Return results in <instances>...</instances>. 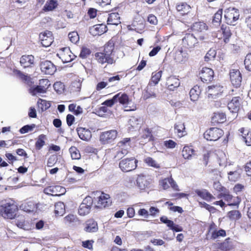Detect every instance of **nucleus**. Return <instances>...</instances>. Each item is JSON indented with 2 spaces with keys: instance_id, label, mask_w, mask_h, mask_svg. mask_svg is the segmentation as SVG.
<instances>
[{
  "instance_id": "18",
  "label": "nucleus",
  "mask_w": 251,
  "mask_h": 251,
  "mask_svg": "<svg viewBox=\"0 0 251 251\" xmlns=\"http://www.w3.org/2000/svg\"><path fill=\"white\" fill-rule=\"evenodd\" d=\"M230 81L233 85L236 87L240 86L242 82V76L240 71L238 70L233 69L230 72Z\"/></svg>"
},
{
  "instance_id": "59",
  "label": "nucleus",
  "mask_w": 251,
  "mask_h": 251,
  "mask_svg": "<svg viewBox=\"0 0 251 251\" xmlns=\"http://www.w3.org/2000/svg\"><path fill=\"white\" fill-rule=\"evenodd\" d=\"M244 64L247 70L251 71V53L246 55L244 60Z\"/></svg>"
},
{
  "instance_id": "43",
  "label": "nucleus",
  "mask_w": 251,
  "mask_h": 251,
  "mask_svg": "<svg viewBox=\"0 0 251 251\" xmlns=\"http://www.w3.org/2000/svg\"><path fill=\"white\" fill-rule=\"evenodd\" d=\"M21 208L27 212H31L35 211L37 209L36 206L32 202L22 204L21 206Z\"/></svg>"
},
{
  "instance_id": "4",
  "label": "nucleus",
  "mask_w": 251,
  "mask_h": 251,
  "mask_svg": "<svg viewBox=\"0 0 251 251\" xmlns=\"http://www.w3.org/2000/svg\"><path fill=\"white\" fill-rule=\"evenodd\" d=\"M129 141L130 138H125L118 143L117 147L113 149L117 152L115 155V158L118 159L122 158L127 154L128 152L127 149L130 147Z\"/></svg>"
},
{
  "instance_id": "22",
  "label": "nucleus",
  "mask_w": 251,
  "mask_h": 251,
  "mask_svg": "<svg viewBox=\"0 0 251 251\" xmlns=\"http://www.w3.org/2000/svg\"><path fill=\"white\" fill-rule=\"evenodd\" d=\"M175 130L178 137L181 138L187 135L185 123L183 121H178L175 125Z\"/></svg>"
},
{
  "instance_id": "25",
  "label": "nucleus",
  "mask_w": 251,
  "mask_h": 251,
  "mask_svg": "<svg viewBox=\"0 0 251 251\" xmlns=\"http://www.w3.org/2000/svg\"><path fill=\"white\" fill-rule=\"evenodd\" d=\"M98 230L97 223L93 219L87 221L85 224L84 230L88 232H95Z\"/></svg>"
},
{
  "instance_id": "17",
  "label": "nucleus",
  "mask_w": 251,
  "mask_h": 251,
  "mask_svg": "<svg viewBox=\"0 0 251 251\" xmlns=\"http://www.w3.org/2000/svg\"><path fill=\"white\" fill-rule=\"evenodd\" d=\"M155 86L156 85H154L152 83H149L143 93V98L144 99L155 98L156 97L157 89Z\"/></svg>"
},
{
  "instance_id": "9",
  "label": "nucleus",
  "mask_w": 251,
  "mask_h": 251,
  "mask_svg": "<svg viewBox=\"0 0 251 251\" xmlns=\"http://www.w3.org/2000/svg\"><path fill=\"white\" fill-rule=\"evenodd\" d=\"M57 55L64 63L71 62L75 57V55L68 47L61 49L57 53Z\"/></svg>"
},
{
  "instance_id": "34",
  "label": "nucleus",
  "mask_w": 251,
  "mask_h": 251,
  "mask_svg": "<svg viewBox=\"0 0 251 251\" xmlns=\"http://www.w3.org/2000/svg\"><path fill=\"white\" fill-rule=\"evenodd\" d=\"M196 192L199 196L206 201H209L215 199V197L205 190H197Z\"/></svg>"
},
{
  "instance_id": "52",
  "label": "nucleus",
  "mask_w": 251,
  "mask_h": 251,
  "mask_svg": "<svg viewBox=\"0 0 251 251\" xmlns=\"http://www.w3.org/2000/svg\"><path fill=\"white\" fill-rule=\"evenodd\" d=\"M216 55V51L214 49H210L206 53L204 59L205 61H209L213 59Z\"/></svg>"
},
{
  "instance_id": "39",
  "label": "nucleus",
  "mask_w": 251,
  "mask_h": 251,
  "mask_svg": "<svg viewBox=\"0 0 251 251\" xmlns=\"http://www.w3.org/2000/svg\"><path fill=\"white\" fill-rule=\"evenodd\" d=\"M226 119V115L223 112H215L212 117L213 121L218 123H224Z\"/></svg>"
},
{
  "instance_id": "46",
  "label": "nucleus",
  "mask_w": 251,
  "mask_h": 251,
  "mask_svg": "<svg viewBox=\"0 0 251 251\" xmlns=\"http://www.w3.org/2000/svg\"><path fill=\"white\" fill-rule=\"evenodd\" d=\"M144 161L149 166L152 167L156 169H159L160 167V164L151 157H148L146 158Z\"/></svg>"
},
{
  "instance_id": "27",
  "label": "nucleus",
  "mask_w": 251,
  "mask_h": 251,
  "mask_svg": "<svg viewBox=\"0 0 251 251\" xmlns=\"http://www.w3.org/2000/svg\"><path fill=\"white\" fill-rule=\"evenodd\" d=\"M58 5L57 0H47L43 8L44 12H50L54 10Z\"/></svg>"
},
{
  "instance_id": "56",
  "label": "nucleus",
  "mask_w": 251,
  "mask_h": 251,
  "mask_svg": "<svg viewBox=\"0 0 251 251\" xmlns=\"http://www.w3.org/2000/svg\"><path fill=\"white\" fill-rule=\"evenodd\" d=\"M223 11L222 9H219L214 15L213 22L219 24L222 20Z\"/></svg>"
},
{
  "instance_id": "51",
  "label": "nucleus",
  "mask_w": 251,
  "mask_h": 251,
  "mask_svg": "<svg viewBox=\"0 0 251 251\" xmlns=\"http://www.w3.org/2000/svg\"><path fill=\"white\" fill-rule=\"evenodd\" d=\"M219 166L224 167L226 164V157L225 153L222 151L219 152Z\"/></svg>"
},
{
  "instance_id": "5",
  "label": "nucleus",
  "mask_w": 251,
  "mask_h": 251,
  "mask_svg": "<svg viewBox=\"0 0 251 251\" xmlns=\"http://www.w3.org/2000/svg\"><path fill=\"white\" fill-rule=\"evenodd\" d=\"M224 91V87L216 83L209 85L206 90L207 97L209 99H216L220 96Z\"/></svg>"
},
{
  "instance_id": "3",
  "label": "nucleus",
  "mask_w": 251,
  "mask_h": 251,
  "mask_svg": "<svg viewBox=\"0 0 251 251\" xmlns=\"http://www.w3.org/2000/svg\"><path fill=\"white\" fill-rule=\"evenodd\" d=\"M224 17L228 25H235L240 17L239 11L234 7H229L225 9Z\"/></svg>"
},
{
  "instance_id": "7",
  "label": "nucleus",
  "mask_w": 251,
  "mask_h": 251,
  "mask_svg": "<svg viewBox=\"0 0 251 251\" xmlns=\"http://www.w3.org/2000/svg\"><path fill=\"white\" fill-rule=\"evenodd\" d=\"M224 134L223 131L218 128L212 127L206 130L203 134L204 138L209 141H216Z\"/></svg>"
},
{
  "instance_id": "32",
  "label": "nucleus",
  "mask_w": 251,
  "mask_h": 251,
  "mask_svg": "<svg viewBox=\"0 0 251 251\" xmlns=\"http://www.w3.org/2000/svg\"><path fill=\"white\" fill-rule=\"evenodd\" d=\"M120 23V17L118 13H112L109 14L107 19L108 25H118Z\"/></svg>"
},
{
  "instance_id": "15",
  "label": "nucleus",
  "mask_w": 251,
  "mask_h": 251,
  "mask_svg": "<svg viewBox=\"0 0 251 251\" xmlns=\"http://www.w3.org/2000/svg\"><path fill=\"white\" fill-rule=\"evenodd\" d=\"M98 199V200L96 206L99 208H105L109 206L111 203L109 195L106 194L101 193Z\"/></svg>"
},
{
  "instance_id": "54",
  "label": "nucleus",
  "mask_w": 251,
  "mask_h": 251,
  "mask_svg": "<svg viewBox=\"0 0 251 251\" xmlns=\"http://www.w3.org/2000/svg\"><path fill=\"white\" fill-rule=\"evenodd\" d=\"M68 37L71 42L76 43L79 41V36L77 32L73 31L69 33Z\"/></svg>"
},
{
  "instance_id": "30",
  "label": "nucleus",
  "mask_w": 251,
  "mask_h": 251,
  "mask_svg": "<svg viewBox=\"0 0 251 251\" xmlns=\"http://www.w3.org/2000/svg\"><path fill=\"white\" fill-rule=\"evenodd\" d=\"M167 84L169 89L173 91L175 88L179 86L180 82L178 79L175 76L169 77L167 80Z\"/></svg>"
},
{
  "instance_id": "37",
  "label": "nucleus",
  "mask_w": 251,
  "mask_h": 251,
  "mask_svg": "<svg viewBox=\"0 0 251 251\" xmlns=\"http://www.w3.org/2000/svg\"><path fill=\"white\" fill-rule=\"evenodd\" d=\"M141 120L136 117H132L128 121L129 128L131 127L134 129H138L140 127L141 125Z\"/></svg>"
},
{
  "instance_id": "28",
  "label": "nucleus",
  "mask_w": 251,
  "mask_h": 251,
  "mask_svg": "<svg viewBox=\"0 0 251 251\" xmlns=\"http://www.w3.org/2000/svg\"><path fill=\"white\" fill-rule=\"evenodd\" d=\"M201 89L198 85L194 86L190 91L189 95L192 101H197L201 94Z\"/></svg>"
},
{
  "instance_id": "36",
  "label": "nucleus",
  "mask_w": 251,
  "mask_h": 251,
  "mask_svg": "<svg viewBox=\"0 0 251 251\" xmlns=\"http://www.w3.org/2000/svg\"><path fill=\"white\" fill-rule=\"evenodd\" d=\"M219 198H223L225 201H226L229 202V205H234L238 204L239 201L237 200V201H233V202H231L232 200L233 199V196L230 195L228 192H225L223 193L220 194L219 196Z\"/></svg>"
},
{
  "instance_id": "49",
  "label": "nucleus",
  "mask_w": 251,
  "mask_h": 251,
  "mask_svg": "<svg viewBox=\"0 0 251 251\" xmlns=\"http://www.w3.org/2000/svg\"><path fill=\"white\" fill-rule=\"evenodd\" d=\"M240 176V173L237 171L229 172L228 173V178L229 181L235 182L238 180Z\"/></svg>"
},
{
  "instance_id": "23",
  "label": "nucleus",
  "mask_w": 251,
  "mask_h": 251,
  "mask_svg": "<svg viewBox=\"0 0 251 251\" xmlns=\"http://www.w3.org/2000/svg\"><path fill=\"white\" fill-rule=\"evenodd\" d=\"M77 131L79 138L82 140L88 141L92 137L91 132L88 129L79 127L77 129Z\"/></svg>"
},
{
  "instance_id": "41",
  "label": "nucleus",
  "mask_w": 251,
  "mask_h": 251,
  "mask_svg": "<svg viewBox=\"0 0 251 251\" xmlns=\"http://www.w3.org/2000/svg\"><path fill=\"white\" fill-rule=\"evenodd\" d=\"M175 59L176 62L182 63L185 62L187 59L185 53L181 50L175 52Z\"/></svg>"
},
{
  "instance_id": "33",
  "label": "nucleus",
  "mask_w": 251,
  "mask_h": 251,
  "mask_svg": "<svg viewBox=\"0 0 251 251\" xmlns=\"http://www.w3.org/2000/svg\"><path fill=\"white\" fill-rule=\"evenodd\" d=\"M58 189H62L63 191H64V188L60 186H51L48 188H46L44 190V192L47 194L53 195V196H59L60 194L57 193Z\"/></svg>"
},
{
  "instance_id": "10",
  "label": "nucleus",
  "mask_w": 251,
  "mask_h": 251,
  "mask_svg": "<svg viewBox=\"0 0 251 251\" xmlns=\"http://www.w3.org/2000/svg\"><path fill=\"white\" fill-rule=\"evenodd\" d=\"M151 181L150 176L143 175H138L136 179L137 186L140 190H145L149 187Z\"/></svg>"
},
{
  "instance_id": "53",
  "label": "nucleus",
  "mask_w": 251,
  "mask_h": 251,
  "mask_svg": "<svg viewBox=\"0 0 251 251\" xmlns=\"http://www.w3.org/2000/svg\"><path fill=\"white\" fill-rule=\"evenodd\" d=\"M53 87L55 91L58 93H62L65 88L63 83L60 81L56 82L53 85Z\"/></svg>"
},
{
  "instance_id": "63",
  "label": "nucleus",
  "mask_w": 251,
  "mask_h": 251,
  "mask_svg": "<svg viewBox=\"0 0 251 251\" xmlns=\"http://www.w3.org/2000/svg\"><path fill=\"white\" fill-rule=\"evenodd\" d=\"M199 204L201 207L205 208L210 212L214 213L215 212L216 209L213 206H211L204 202H200Z\"/></svg>"
},
{
  "instance_id": "11",
  "label": "nucleus",
  "mask_w": 251,
  "mask_h": 251,
  "mask_svg": "<svg viewBox=\"0 0 251 251\" xmlns=\"http://www.w3.org/2000/svg\"><path fill=\"white\" fill-rule=\"evenodd\" d=\"M198 43L197 39L192 34H186L182 39L183 46L188 49L194 48Z\"/></svg>"
},
{
  "instance_id": "38",
  "label": "nucleus",
  "mask_w": 251,
  "mask_h": 251,
  "mask_svg": "<svg viewBox=\"0 0 251 251\" xmlns=\"http://www.w3.org/2000/svg\"><path fill=\"white\" fill-rule=\"evenodd\" d=\"M65 212V205L63 202L59 201L55 204V213L58 216H62Z\"/></svg>"
},
{
  "instance_id": "31",
  "label": "nucleus",
  "mask_w": 251,
  "mask_h": 251,
  "mask_svg": "<svg viewBox=\"0 0 251 251\" xmlns=\"http://www.w3.org/2000/svg\"><path fill=\"white\" fill-rule=\"evenodd\" d=\"M192 29L193 31L197 33L204 32L207 30V26L203 22H197L193 25Z\"/></svg>"
},
{
  "instance_id": "19",
  "label": "nucleus",
  "mask_w": 251,
  "mask_h": 251,
  "mask_svg": "<svg viewBox=\"0 0 251 251\" xmlns=\"http://www.w3.org/2000/svg\"><path fill=\"white\" fill-rule=\"evenodd\" d=\"M159 185L164 189H168L171 186L175 190H178V186L171 177L165 178L159 181Z\"/></svg>"
},
{
  "instance_id": "55",
  "label": "nucleus",
  "mask_w": 251,
  "mask_h": 251,
  "mask_svg": "<svg viewBox=\"0 0 251 251\" xmlns=\"http://www.w3.org/2000/svg\"><path fill=\"white\" fill-rule=\"evenodd\" d=\"M46 136L41 134L40 135L38 138V140L36 143V147L38 148V149H40L45 144V139Z\"/></svg>"
},
{
  "instance_id": "6",
  "label": "nucleus",
  "mask_w": 251,
  "mask_h": 251,
  "mask_svg": "<svg viewBox=\"0 0 251 251\" xmlns=\"http://www.w3.org/2000/svg\"><path fill=\"white\" fill-rule=\"evenodd\" d=\"M137 161L133 157L125 158L119 163V167L123 172H128L136 169Z\"/></svg>"
},
{
  "instance_id": "44",
  "label": "nucleus",
  "mask_w": 251,
  "mask_h": 251,
  "mask_svg": "<svg viewBox=\"0 0 251 251\" xmlns=\"http://www.w3.org/2000/svg\"><path fill=\"white\" fill-rule=\"evenodd\" d=\"M47 91L43 89L42 87H40V85H38L36 87H33L30 89V93L32 96H37L41 94L46 93Z\"/></svg>"
},
{
  "instance_id": "20",
  "label": "nucleus",
  "mask_w": 251,
  "mask_h": 251,
  "mask_svg": "<svg viewBox=\"0 0 251 251\" xmlns=\"http://www.w3.org/2000/svg\"><path fill=\"white\" fill-rule=\"evenodd\" d=\"M107 31V27L105 25L99 24L91 27L89 29L90 33L93 36H99L103 34Z\"/></svg>"
},
{
  "instance_id": "35",
  "label": "nucleus",
  "mask_w": 251,
  "mask_h": 251,
  "mask_svg": "<svg viewBox=\"0 0 251 251\" xmlns=\"http://www.w3.org/2000/svg\"><path fill=\"white\" fill-rule=\"evenodd\" d=\"M195 151L189 146H185L182 151V155L184 158L191 159L192 155H195Z\"/></svg>"
},
{
  "instance_id": "29",
  "label": "nucleus",
  "mask_w": 251,
  "mask_h": 251,
  "mask_svg": "<svg viewBox=\"0 0 251 251\" xmlns=\"http://www.w3.org/2000/svg\"><path fill=\"white\" fill-rule=\"evenodd\" d=\"M34 58L31 55H23L21 58L20 63L24 68L28 67L33 64Z\"/></svg>"
},
{
  "instance_id": "8",
  "label": "nucleus",
  "mask_w": 251,
  "mask_h": 251,
  "mask_svg": "<svg viewBox=\"0 0 251 251\" xmlns=\"http://www.w3.org/2000/svg\"><path fill=\"white\" fill-rule=\"evenodd\" d=\"M116 130H110L102 132L100 137V141L103 144H107L112 143L117 136Z\"/></svg>"
},
{
  "instance_id": "26",
  "label": "nucleus",
  "mask_w": 251,
  "mask_h": 251,
  "mask_svg": "<svg viewBox=\"0 0 251 251\" xmlns=\"http://www.w3.org/2000/svg\"><path fill=\"white\" fill-rule=\"evenodd\" d=\"M219 34H223V36H219V39L223 38V40L225 43L228 41L229 38L230 37L231 33L229 27L226 25H223L221 27L220 30L218 31Z\"/></svg>"
},
{
  "instance_id": "45",
  "label": "nucleus",
  "mask_w": 251,
  "mask_h": 251,
  "mask_svg": "<svg viewBox=\"0 0 251 251\" xmlns=\"http://www.w3.org/2000/svg\"><path fill=\"white\" fill-rule=\"evenodd\" d=\"M227 217L230 220L236 221L241 217V214L238 210H231L228 212Z\"/></svg>"
},
{
  "instance_id": "24",
  "label": "nucleus",
  "mask_w": 251,
  "mask_h": 251,
  "mask_svg": "<svg viewBox=\"0 0 251 251\" xmlns=\"http://www.w3.org/2000/svg\"><path fill=\"white\" fill-rule=\"evenodd\" d=\"M79 221L77 216L74 214H68L63 219V222L65 225L69 226H74L77 223H79Z\"/></svg>"
},
{
  "instance_id": "42",
  "label": "nucleus",
  "mask_w": 251,
  "mask_h": 251,
  "mask_svg": "<svg viewBox=\"0 0 251 251\" xmlns=\"http://www.w3.org/2000/svg\"><path fill=\"white\" fill-rule=\"evenodd\" d=\"M190 8V6L186 3H181L176 6L177 10L182 15L188 13Z\"/></svg>"
},
{
  "instance_id": "60",
  "label": "nucleus",
  "mask_w": 251,
  "mask_h": 251,
  "mask_svg": "<svg viewBox=\"0 0 251 251\" xmlns=\"http://www.w3.org/2000/svg\"><path fill=\"white\" fill-rule=\"evenodd\" d=\"M35 125L33 124L32 125H26L24 126L20 129V132L22 134H24L28 132V131H31L35 127Z\"/></svg>"
},
{
  "instance_id": "13",
  "label": "nucleus",
  "mask_w": 251,
  "mask_h": 251,
  "mask_svg": "<svg viewBox=\"0 0 251 251\" xmlns=\"http://www.w3.org/2000/svg\"><path fill=\"white\" fill-rule=\"evenodd\" d=\"M39 38L42 45L45 47H49L53 42L52 34L50 31L46 30L41 33Z\"/></svg>"
},
{
  "instance_id": "58",
  "label": "nucleus",
  "mask_w": 251,
  "mask_h": 251,
  "mask_svg": "<svg viewBox=\"0 0 251 251\" xmlns=\"http://www.w3.org/2000/svg\"><path fill=\"white\" fill-rule=\"evenodd\" d=\"M39 85L47 91L50 83L48 79H42L39 80Z\"/></svg>"
},
{
  "instance_id": "50",
  "label": "nucleus",
  "mask_w": 251,
  "mask_h": 251,
  "mask_svg": "<svg viewBox=\"0 0 251 251\" xmlns=\"http://www.w3.org/2000/svg\"><path fill=\"white\" fill-rule=\"evenodd\" d=\"M162 75V72L159 71L156 73H153L151 81L149 83H152L154 85H156L159 81Z\"/></svg>"
},
{
  "instance_id": "61",
  "label": "nucleus",
  "mask_w": 251,
  "mask_h": 251,
  "mask_svg": "<svg viewBox=\"0 0 251 251\" xmlns=\"http://www.w3.org/2000/svg\"><path fill=\"white\" fill-rule=\"evenodd\" d=\"M160 221L163 223L167 225V226L170 228V229H172L174 226V223L172 221L168 220V218L165 216H163L160 218Z\"/></svg>"
},
{
  "instance_id": "64",
  "label": "nucleus",
  "mask_w": 251,
  "mask_h": 251,
  "mask_svg": "<svg viewBox=\"0 0 251 251\" xmlns=\"http://www.w3.org/2000/svg\"><path fill=\"white\" fill-rule=\"evenodd\" d=\"M90 50L89 49L83 47L80 52V57L82 58H85L90 54Z\"/></svg>"
},
{
  "instance_id": "2",
  "label": "nucleus",
  "mask_w": 251,
  "mask_h": 251,
  "mask_svg": "<svg viewBox=\"0 0 251 251\" xmlns=\"http://www.w3.org/2000/svg\"><path fill=\"white\" fill-rule=\"evenodd\" d=\"M115 96L116 102H119L120 104H122L125 111H131L137 109L136 104L131 100L129 99L128 96L126 94L119 93Z\"/></svg>"
},
{
  "instance_id": "47",
  "label": "nucleus",
  "mask_w": 251,
  "mask_h": 251,
  "mask_svg": "<svg viewBox=\"0 0 251 251\" xmlns=\"http://www.w3.org/2000/svg\"><path fill=\"white\" fill-rule=\"evenodd\" d=\"M91 208L89 207V206L87 205L81 204L78 209V214L80 216H85L89 213Z\"/></svg>"
},
{
  "instance_id": "62",
  "label": "nucleus",
  "mask_w": 251,
  "mask_h": 251,
  "mask_svg": "<svg viewBox=\"0 0 251 251\" xmlns=\"http://www.w3.org/2000/svg\"><path fill=\"white\" fill-rule=\"evenodd\" d=\"M245 132H247V136L243 135V139L248 146H251V133L249 129H246Z\"/></svg>"
},
{
  "instance_id": "21",
  "label": "nucleus",
  "mask_w": 251,
  "mask_h": 251,
  "mask_svg": "<svg viewBox=\"0 0 251 251\" xmlns=\"http://www.w3.org/2000/svg\"><path fill=\"white\" fill-rule=\"evenodd\" d=\"M241 98L239 96L234 97L228 102L227 106L229 110L232 113H236L240 106Z\"/></svg>"
},
{
  "instance_id": "40",
  "label": "nucleus",
  "mask_w": 251,
  "mask_h": 251,
  "mask_svg": "<svg viewBox=\"0 0 251 251\" xmlns=\"http://www.w3.org/2000/svg\"><path fill=\"white\" fill-rule=\"evenodd\" d=\"M219 248L224 251H229L232 249L233 246L231 242H230L229 239L228 238L222 243L219 245Z\"/></svg>"
},
{
  "instance_id": "1",
  "label": "nucleus",
  "mask_w": 251,
  "mask_h": 251,
  "mask_svg": "<svg viewBox=\"0 0 251 251\" xmlns=\"http://www.w3.org/2000/svg\"><path fill=\"white\" fill-rule=\"evenodd\" d=\"M113 49L112 44L109 43L106 45L104 46L103 52H98L96 54V57L98 61L102 64L105 63L112 64L114 62V60L110 57V55Z\"/></svg>"
},
{
  "instance_id": "57",
  "label": "nucleus",
  "mask_w": 251,
  "mask_h": 251,
  "mask_svg": "<svg viewBox=\"0 0 251 251\" xmlns=\"http://www.w3.org/2000/svg\"><path fill=\"white\" fill-rule=\"evenodd\" d=\"M37 103L39 107H40L43 110L46 109L50 106V103L48 102L46 100L39 99Z\"/></svg>"
},
{
  "instance_id": "48",
  "label": "nucleus",
  "mask_w": 251,
  "mask_h": 251,
  "mask_svg": "<svg viewBox=\"0 0 251 251\" xmlns=\"http://www.w3.org/2000/svg\"><path fill=\"white\" fill-rule=\"evenodd\" d=\"M69 152L73 159H79L80 158V153L76 147H71L69 149Z\"/></svg>"
},
{
  "instance_id": "12",
  "label": "nucleus",
  "mask_w": 251,
  "mask_h": 251,
  "mask_svg": "<svg viewBox=\"0 0 251 251\" xmlns=\"http://www.w3.org/2000/svg\"><path fill=\"white\" fill-rule=\"evenodd\" d=\"M40 68L42 72L47 75H53L56 71L55 65L50 61H44L41 63Z\"/></svg>"
},
{
  "instance_id": "14",
  "label": "nucleus",
  "mask_w": 251,
  "mask_h": 251,
  "mask_svg": "<svg viewBox=\"0 0 251 251\" xmlns=\"http://www.w3.org/2000/svg\"><path fill=\"white\" fill-rule=\"evenodd\" d=\"M15 210L14 206L8 204L1 209L0 215L5 219H12L16 215Z\"/></svg>"
},
{
  "instance_id": "16",
  "label": "nucleus",
  "mask_w": 251,
  "mask_h": 251,
  "mask_svg": "<svg viewBox=\"0 0 251 251\" xmlns=\"http://www.w3.org/2000/svg\"><path fill=\"white\" fill-rule=\"evenodd\" d=\"M199 75L203 82L210 81L213 79L214 72L209 68L203 67L200 71Z\"/></svg>"
}]
</instances>
